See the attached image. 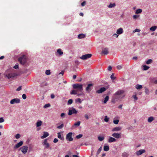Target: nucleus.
<instances>
[{
	"label": "nucleus",
	"instance_id": "nucleus-37",
	"mask_svg": "<svg viewBox=\"0 0 157 157\" xmlns=\"http://www.w3.org/2000/svg\"><path fill=\"white\" fill-rule=\"evenodd\" d=\"M109 97L108 96H107L105 98L104 100L103 101L104 103H106L109 100Z\"/></svg>",
	"mask_w": 157,
	"mask_h": 157
},
{
	"label": "nucleus",
	"instance_id": "nucleus-14",
	"mask_svg": "<svg viewBox=\"0 0 157 157\" xmlns=\"http://www.w3.org/2000/svg\"><path fill=\"white\" fill-rule=\"evenodd\" d=\"M16 76V74L14 73H10L6 75V76L8 78H11L14 77Z\"/></svg>",
	"mask_w": 157,
	"mask_h": 157
},
{
	"label": "nucleus",
	"instance_id": "nucleus-51",
	"mask_svg": "<svg viewBox=\"0 0 157 157\" xmlns=\"http://www.w3.org/2000/svg\"><path fill=\"white\" fill-rule=\"evenodd\" d=\"M20 136L21 135L20 134H17L16 135L15 137L16 139H18L20 138Z\"/></svg>",
	"mask_w": 157,
	"mask_h": 157
},
{
	"label": "nucleus",
	"instance_id": "nucleus-17",
	"mask_svg": "<svg viewBox=\"0 0 157 157\" xmlns=\"http://www.w3.org/2000/svg\"><path fill=\"white\" fill-rule=\"evenodd\" d=\"M124 32V31L122 28H120L118 29L116 33L118 35H120L123 33Z\"/></svg>",
	"mask_w": 157,
	"mask_h": 157
},
{
	"label": "nucleus",
	"instance_id": "nucleus-50",
	"mask_svg": "<svg viewBox=\"0 0 157 157\" xmlns=\"http://www.w3.org/2000/svg\"><path fill=\"white\" fill-rule=\"evenodd\" d=\"M114 74L112 73L110 76V78H111V79L112 80H114L115 78V77H114Z\"/></svg>",
	"mask_w": 157,
	"mask_h": 157
},
{
	"label": "nucleus",
	"instance_id": "nucleus-5",
	"mask_svg": "<svg viewBox=\"0 0 157 157\" xmlns=\"http://www.w3.org/2000/svg\"><path fill=\"white\" fill-rule=\"evenodd\" d=\"M73 133L72 132H70L66 135V139L69 141H73V139L72 137Z\"/></svg>",
	"mask_w": 157,
	"mask_h": 157
},
{
	"label": "nucleus",
	"instance_id": "nucleus-11",
	"mask_svg": "<svg viewBox=\"0 0 157 157\" xmlns=\"http://www.w3.org/2000/svg\"><path fill=\"white\" fill-rule=\"evenodd\" d=\"M117 140L111 136H109L108 140V142L109 143L115 142Z\"/></svg>",
	"mask_w": 157,
	"mask_h": 157
},
{
	"label": "nucleus",
	"instance_id": "nucleus-41",
	"mask_svg": "<svg viewBox=\"0 0 157 157\" xmlns=\"http://www.w3.org/2000/svg\"><path fill=\"white\" fill-rule=\"evenodd\" d=\"M45 74L47 75H50L51 74L50 70H46L45 71Z\"/></svg>",
	"mask_w": 157,
	"mask_h": 157
},
{
	"label": "nucleus",
	"instance_id": "nucleus-48",
	"mask_svg": "<svg viewBox=\"0 0 157 157\" xmlns=\"http://www.w3.org/2000/svg\"><path fill=\"white\" fill-rule=\"evenodd\" d=\"M101 150V147H100L98 150L97 152V155H98L99 153L100 152Z\"/></svg>",
	"mask_w": 157,
	"mask_h": 157
},
{
	"label": "nucleus",
	"instance_id": "nucleus-13",
	"mask_svg": "<svg viewBox=\"0 0 157 157\" xmlns=\"http://www.w3.org/2000/svg\"><path fill=\"white\" fill-rule=\"evenodd\" d=\"M145 150L144 149H140L136 152V155L139 156L142 155L145 152Z\"/></svg>",
	"mask_w": 157,
	"mask_h": 157
},
{
	"label": "nucleus",
	"instance_id": "nucleus-4",
	"mask_svg": "<svg viewBox=\"0 0 157 157\" xmlns=\"http://www.w3.org/2000/svg\"><path fill=\"white\" fill-rule=\"evenodd\" d=\"M77 113L78 111L75 108L72 107L69 109L68 114L69 115H71L73 114H76Z\"/></svg>",
	"mask_w": 157,
	"mask_h": 157
},
{
	"label": "nucleus",
	"instance_id": "nucleus-21",
	"mask_svg": "<svg viewBox=\"0 0 157 157\" xmlns=\"http://www.w3.org/2000/svg\"><path fill=\"white\" fill-rule=\"evenodd\" d=\"M57 53L60 56H62L63 54V52L60 48H59L57 50Z\"/></svg>",
	"mask_w": 157,
	"mask_h": 157
},
{
	"label": "nucleus",
	"instance_id": "nucleus-32",
	"mask_svg": "<svg viewBox=\"0 0 157 157\" xmlns=\"http://www.w3.org/2000/svg\"><path fill=\"white\" fill-rule=\"evenodd\" d=\"M143 70L144 71H146L150 67L149 66H147L146 65H144L143 66Z\"/></svg>",
	"mask_w": 157,
	"mask_h": 157
},
{
	"label": "nucleus",
	"instance_id": "nucleus-42",
	"mask_svg": "<svg viewBox=\"0 0 157 157\" xmlns=\"http://www.w3.org/2000/svg\"><path fill=\"white\" fill-rule=\"evenodd\" d=\"M71 94H77V91L74 90H72L71 92Z\"/></svg>",
	"mask_w": 157,
	"mask_h": 157
},
{
	"label": "nucleus",
	"instance_id": "nucleus-43",
	"mask_svg": "<svg viewBox=\"0 0 157 157\" xmlns=\"http://www.w3.org/2000/svg\"><path fill=\"white\" fill-rule=\"evenodd\" d=\"M75 101L76 102H78L80 104L81 103L82 101H81V99L80 98H78L76 99Z\"/></svg>",
	"mask_w": 157,
	"mask_h": 157
},
{
	"label": "nucleus",
	"instance_id": "nucleus-25",
	"mask_svg": "<svg viewBox=\"0 0 157 157\" xmlns=\"http://www.w3.org/2000/svg\"><path fill=\"white\" fill-rule=\"evenodd\" d=\"M109 147L108 145H104V146L103 150L105 151H108L109 150Z\"/></svg>",
	"mask_w": 157,
	"mask_h": 157
},
{
	"label": "nucleus",
	"instance_id": "nucleus-27",
	"mask_svg": "<svg viewBox=\"0 0 157 157\" xmlns=\"http://www.w3.org/2000/svg\"><path fill=\"white\" fill-rule=\"evenodd\" d=\"M118 117H116L114 119V120L113 121V123L115 124H117L119 122V120H115V118H118Z\"/></svg>",
	"mask_w": 157,
	"mask_h": 157
},
{
	"label": "nucleus",
	"instance_id": "nucleus-58",
	"mask_svg": "<svg viewBox=\"0 0 157 157\" xmlns=\"http://www.w3.org/2000/svg\"><path fill=\"white\" fill-rule=\"evenodd\" d=\"M86 4V1H84L81 4V5L82 6H84Z\"/></svg>",
	"mask_w": 157,
	"mask_h": 157
},
{
	"label": "nucleus",
	"instance_id": "nucleus-19",
	"mask_svg": "<svg viewBox=\"0 0 157 157\" xmlns=\"http://www.w3.org/2000/svg\"><path fill=\"white\" fill-rule=\"evenodd\" d=\"M49 135V133L46 132H43V135L42 136H41V139H44L48 136Z\"/></svg>",
	"mask_w": 157,
	"mask_h": 157
},
{
	"label": "nucleus",
	"instance_id": "nucleus-34",
	"mask_svg": "<svg viewBox=\"0 0 157 157\" xmlns=\"http://www.w3.org/2000/svg\"><path fill=\"white\" fill-rule=\"evenodd\" d=\"M142 88V85L139 84H137L136 86V88L138 89H140Z\"/></svg>",
	"mask_w": 157,
	"mask_h": 157
},
{
	"label": "nucleus",
	"instance_id": "nucleus-22",
	"mask_svg": "<svg viewBox=\"0 0 157 157\" xmlns=\"http://www.w3.org/2000/svg\"><path fill=\"white\" fill-rule=\"evenodd\" d=\"M57 134H58V137L60 139V140H64V138L63 136H61L60 133V132H58L57 133Z\"/></svg>",
	"mask_w": 157,
	"mask_h": 157
},
{
	"label": "nucleus",
	"instance_id": "nucleus-39",
	"mask_svg": "<svg viewBox=\"0 0 157 157\" xmlns=\"http://www.w3.org/2000/svg\"><path fill=\"white\" fill-rule=\"evenodd\" d=\"M98 139L100 141H102L104 139V137L103 136H98Z\"/></svg>",
	"mask_w": 157,
	"mask_h": 157
},
{
	"label": "nucleus",
	"instance_id": "nucleus-35",
	"mask_svg": "<svg viewBox=\"0 0 157 157\" xmlns=\"http://www.w3.org/2000/svg\"><path fill=\"white\" fill-rule=\"evenodd\" d=\"M145 92L146 94L149 95V91L148 89L146 87H145Z\"/></svg>",
	"mask_w": 157,
	"mask_h": 157
},
{
	"label": "nucleus",
	"instance_id": "nucleus-16",
	"mask_svg": "<svg viewBox=\"0 0 157 157\" xmlns=\"http://www.w3.org/2000/svg\"><path fill=\"white\" fill-rule=\"evenodd\" d=\"M112 136L117 139L120 138L121 137L120 134L118 133H114L112 134Z\"/></svg>",
	"mask_w": 157,
	"mask_h": 157
},
{
	"label": "nucleus",
	"instance_id": "nucleus-46",
	"mask_svg": "<svg viewBox=\"0 0 157 157\" xmlns=\"http://www.w3.org/2000/svg\"><path fill=\"white\" fill-rule=\"evenodd\" d=\"M109 118L108 117L106 116L105 117V118H104V121L106 122H108L109 121Z\"/></svg>",
	"mask_w": 157,
	"mask_h": 157
},
{
	"label": "nucleus",
	"instance_id": "nucleus-15",
	"mask_svg": "<svg viewBox=\"0 0 157 157\" xmlns=\"http://www.w3.org/2000/svg\"><path fill=\"white\" fill-rule=\"evenodd\" d=\"M23 144V142L22 141H21L19 143H17L16 144L15 146L14 147V149H16V148H18L21 146Z\"/></svg>",
	"mask_w": 157,
	"mask_h": 157
},
{
	"label": "nucleus",
	"instance_id": "nucleus-6",
	"mask_svg": "<svg viewBox=\"0 0 157 157\" xmlns=\"http://www.w3.org/2000/svg\"><path fill=\"white\" fill-rule=\"evenodd\" d=\"M92 56V54H85L80 57V58L82 60H85L90 58Z\"/></svg>",
	"mask_w": 157,
	"mask_h": 157
},
{
	"label": "nucleus",
	"instance_id": "nucleus-3",
	"mask_svg": "<svg viewBox=\"0 0 157 157\" xmlns=\"http://www.w3.org/2000/svg\"><path fill=\"white\" fill-rule=\"evenodd\" d=\"M72 86L74 89H77L80 92L83 90L82 85L81 84H79L78 83L73 84Z\"/></svg>",
	"mask_w": 157,
	"mask_h": 157
},
{
	"label": "nucleus",
	"instance_id": "nucleus-47",
	"mask_svg": "<svg viewBox=\"0 0 157 157\" xmlns=\"http://www.w3.org/2000/svg\"><path fill=\"white\" fill-rule=\"evenodd\" d=\"M13 68L15 69H18L19 68V65L18 63H16L13 67Z\"/></svg>",
	"mask_w": 157,
	"mask_h": 157
},
{
	"label": "nucleus",
	"instance_id": "nucleus-2",
	"mask_svg": "<svg viewBox=\"0 0 157 157\" xmlns=\"http://www.w3.org/2000/svg\"><path fill=\"white\" fill-rule=\"evenodd\" d=\"M18 61L22 65H25L27 62V58L25 55H23L18 58Z\"/></svg>",
	"mask_w": 157,
	"mask_h": 157
},
{
	"label": "nucleus",
	"instance_id": "nucleus-36",
	"mask_svg": "<svg viewBox=\"0 0 157 157\" xmlns=\"http://www.w3.org/2000/svg\"><path fill=\"white\" fill-rule=\"evenodd\" d=\"M142 12V10L141 9H137L136 11V14H139L141 13Z\"/></svg>",
	"mask_w": 157,
	"mask_h": 157
},
{
	"label": "nucleus",
	"instance_id": "nucleus-10",
	"mask_svg": "<svg viewBox=\"0 0 157 157\" xmlns=\"http://www.w3.org/2000/svg\"><path fill=\"white\" fill-rule=\"evenodd\" d=\"M93 86V84L92 83L89 84H88L87 86L86 87V91H87L88 92L90 93L91 90V87Z\"/></svg>",
	"mask_w": 157,
	"mask_h": 157
},
{
	"label": "nucleus",
	"instance_id": "nucleus-53",
	"mask_svg": "<svg viewBox=\"0 0 157 157\" xmlns=\"http://www.w3.org/2000/svg\"><path fill=\"white\" fill-rule=\"evenodd\" d=\"M46 83L45 82H43L40 83V86L41 87H42L44 86H46Z\"/></svg>",
	"mask_w": 157,
	"mask_h": 157
},
{
	"label": "nucleus",
	"instance_id": "nucleus-33",
	"mask_svg": "<svg viewBox=\"0 0 157 157\" xmlns=\"http://www.w3.org/2000/svg\"><path fill=\"white\" fill-rule=\"evenodd\" d=\"M81 122L80 121H78L76 122H75L72 126V127H74V126H79Z\"/></svg>",
	"mask_w": 157,
	"mask_h": 157
},
{
	"label": "nucleus",
	"instance_id": "nucleus-28",
	"mask_svg": "<svg viewBox=\"0 0 157 157\" xmlns=\"http://www.w3.org/2000/svg\"><path fill=\"white\" fill-rule=\"evenodd\" d=\"M154 120V117H149L147 120V121L148 122H151Z\"/></svg>",
	"mask_w": 157,
	"mask_h": 157
},
{
	"label": "nucleus",
	"instance_id": "nucleus-23",
	"mask_svg": "<svg viewBox=\"0 0 157 157\" xmlns=\"http://www.w3.org/2000/svg\"><path fill=\"white\" fill-rule=\"evenodd\" d=\"M85 37V35L83 34H79L78 36V38L79 39H81L84 38Z\"/></svg>",
	"mask_w": 157,
	"mask_h": 157
},
{
	"label": "nucleus",
	"instance_id": "nucleus-63",
	"mask_svg": "<svg viewBox=\"0 0 157 157\" xmlns=\"http://www.w3.org/2000/svg\"><path fill=\"white\" fill-rule=\"evenodd\" d=\"M113 36L115 37L116 38H117L118 37V35L117 34L114 33L113 34Z\"/></svg>",
	"mask_w": 157,
	"mask_h": 157
},
{
	"label": "nucleus",
	"instance_id": "nucleus-9",
	"mask_svg": "<svg viewBox=\"0 0 157 157\" xmlns=\"http://www.w3.org/2000/svg\"><path fill=\"white\" fill-rule=\"evenodd\" d=\"M21 152L24 154H25L27 151L28 147L27 146H23L22 147Z\"/></svg>",
	"mask_w": 157,
	"mask_h": 157
},
{
	"label": "nucleus",
	"instance_id": "nucleus-56",
	"mask_svg": "<svg viewBox=\"0 0 157 157\" xmlns=\"http://www.w3.org/2000/svg\"><path fill=\"white\" fill-rule=\"evenodd\" d=\"M60 117L63 118H64L65 117V113H62L60 114Z\"/></svg>",
	"mask_w": 157,
	"mask_h": 157
},
{
	"label": "nucleus",
	"instance_id": "nucleus-20",
	"mask_svg": "<svg viewBox=\"0 0 157 157\" xmlns=\"http://www.w3.org/2000/svg\"><path fill=\"white\" fill-rule=\"evenodd\" d=\"M102 53L105 55H107L108 53V48H104L102 50Z\"/></svg>",
	"mask_w": 157,
	"mask_h": 157
},
{
	"label": "nucleus",
	"instance_id": "nucleus-60",
	"mask_svg": "<svg viewBox=\"0 0 157 157\" xmlns=\"http://www.w3.org/2000/svg\"><path fill=\"white\" fill-rule=\"evenodd\" d=\"M85 118L87 119L88 120L89 119V117L88 115L87 114H86L84 115Z\"/></svg>",
	"mask_w": 157,
	"mask_h": 157
},
{
	"label": "nucleus",
	"instance_id": "nucleus-62",
	"mask_svg": "<svg viewBox=\"0 0 157 157\" xmlns=\"http://www.w3.org/2000/svg\"><path fill=\"white\" fill-rule=\"evenodd\" d=\"M21 86H19L17 89V91H20L21 90Z\"/></svg>",
	"mask_w": 157,
	"mask_h": 157
},
{
	"label": "nucleus",
	"instance_id": "nucleus-18",
	"mask_svg": "<svg viewBox=\"0 0 157 157\" xmlns=\"http://www.w3.org/2000/svg\"><path fill=\"white\" fill-rule=\"evenodd\" d=\"M121 127H116L113 128L112 130V132H117L120 131L121 129Z\"/></svg>",
	"mask_w": 157,
	"mask_h": 157
},
{
	"label": "nucleus",
	"instance_id": "nucleus-49",
	"mask_svg": "<svg viewBox=\"0 0 157 157\" xmlns=\"http://www.w3.org/2000/svg\"><path fill=\"white\" fill-rule=\"evenodd\" d=\"M82 136V135L81 134H80L78 135H77L76 136V138L77 139H79V138H81Z\"/></svg>",
	"mask_w": 157,
	"mask_h": 157
},
{
	"label": "nucleus",
	"instance_id": "nucleus-12",
	"mask_svg": "<svg viewBox=\"0 0 157 157\" xmlns=\"http://www.w3.org/2000/svg\"><path fill=\"white\" fill-rule=\"evenodd\" d=\"M106 89L104 87L101 88L99 90H98L96 91V93L98 94H101L103 92L105 91Z\"/></svg>",
	"mask_w": 157,
	"mask_h": 157
},
{
	"label": "nucleus",
	"instance_id": "nucleus-7",
	"mask_svg": "<svg viewBox=\"0 0 157 157\" xmlns=\"http://www.w3.org/2000/svg\"><path fill=\"white\" fill-rule=\"evenodd\" d=\"M43 145L44 146L45 149H48L49 148L50 149H51V147H49V143H48L47 139H45L44 141Z\"/></svg>",
	"mask_w": 157,
	"mask_h": 157
},
{
	"label": "nucleus",
	"instance_id": "nucleus-57",
	"mask_svg": "<svg viewBox=\"0 0 157 157\" xmlns=\"http://www.w3.org/2000/svg\"><path fill=\"white\" fill-rule=\"evenodd\" d=\"M140 31V30L138 29H136L135 30L133 31V33H135V32H139Z\"/></svg>",
	"mask_w": 157,
	"mask_h": 157
},
{
	"label": "nucleus",
	"instance_id": "nucleus-45",
	"mask_svg": "<svg viewBox=\"0 0 157 157\" xmlns=\"http://www.w3.org/2000/svg\"><path fill=\"white\" fill-rule=\"evenodd\" d=\"M64 126V124H61L59 126H58L57 127V128L59 129H61Z\"/></svg>",
	"mask_w": 157,
	"mask_h": 157
},
{
	"label": "nucleus",
	"instance_id": "nucleus-8",
	"mask_svg": "<svg viewBox=\"0 0 157 157\" xmlns=\"http://www.w3.org/2000/svg\"><path fill=\"white\" fill-rule=\"evenodd\" d=\"M20 100L18 98H15L11 100L10 101L11 104H13L15 103H19L20 102Z\"/></svg>",
	"mask_w": 157,
	"mask_h": 157
},
{
	"label": "nucleus",
	"instance_id": "nucleus-26",
	"mask_svg": "<svg viewBox=\"0 0 157 157\" xmlns=\"http://www.w3.org/2000/svg\"><path fill=\"white\" fill-rule=\"evenodd\" d=\"M42 124V121L40 120H39L36 123V126L37 127H38L40 126Z\"/></svg>",
	"mask_w": 157,
	"mask_h": 157
},
{
	"label": "nucleus",
	"instance_id": "nucleus-30",
	"mask_svg": "<svg viewBox=\"0 0 157 157\" xmlns=\"http://www.w3.org/2000/svg\"><path fill=\"white\" fill-rule=\"evenodd\" d=\"M157 28V27L156 26H153L151 27L150 29L151 31H154L156 30Z\"/></svg>",
	"mask_w": 157,
	"mask_h": 157
},
{
	"label": "nucleus",
	"instance_id": "nucleus-29",
	"mask_svg": "<svg viewBox=\"0 0 157 157\" xmlns=\"http://www.w3.org/2000/svg\"><path fill=\"white\" fill-rule=\"evenodd\" d=\"M129 154L126 152H123L122 155V157H128L129 156Z\"/></svg>",
	"mask_w": 157,
	"mask_h": 157
},
{
	"label": "nucleus",
	"instance_id": "nucleus-54",
	"mask_svg": "<svg viewBox=\"0 0 157 157\" xmlns=\"http://www.w3.org/2000/svg\"><path fill=\"white\" fill-rule=\"evenodd\" d=\"M139 17V15H133V17L134 19H136Z\"/></svg>",
	"mask_w": 157,
	"mask_h": 157
},
{
	"label": "nucleus",
	"instance_id": "nucleus-64",
	"mask_svg": "<svg viewBox=\"0 0 157 157\" xmlns=\"http://www.w3.org/2000/svg\"><path fill=\"white\" fill-rule=\"evenodd\" d=\"M58 141V139H57V138H55L53 140V142L54 143H57Z\"/></svg>",
	"mask_w": 157,
	"mask_h": 157
},
{
	"label": "nucleus",
	"instance_id": "nucleus-52",
	"mask_svg": "<svg viewBox=\"0 0 157 157\" xmlns=\"http://www.w3.org/2000/svg\"><path fill=\"white\" fill-rule=\"evenodd\" d=\"M132 97L134 99L135 101H136L138 100V98L137 97H136V95H133L132 96Z\"/></svg>",
	"mask_w": 157,
	"mask_h": 157
},
{
	"label": "nucleus",
	"instance_id": "nucleus-44",
	"mask_svg": "<svg viewBox=\"0 0 157 157\" xmlns=\"http://www.w3.org/2000/svg\"><path fill=\"white\" fill-rule=\"evenodd\" d=\"M73 102V100L72 99H69L67 102V104L68 105L71 104Z\"/></svg>",
	"mask_w": 157,
	"mask_h": 157
},
{
	"label": "nucleus",
	"instance_id": "nucleus-31",
	"mask_svg": "<svg viewBox=\"0 0 157 157\" xmlns=\"http://www.w3.org/2000/svg\"><path fill=\"white\" fill-rule=\"evenodd\" d=\"M116 6V4L115 3H110L109 5L108 6V7L109 8H112Z\"/></svg>",
	"mask_w": 157,
	"mask_h": 157
},
{
	"label": "nucleus",
	"instance_id": "nucleus-38",
	"mask_svg": "<svg viewBox=\"0 0 157 157\" xmlns=\"http://www.w3.org/2000/svg\"><path fill=\"white\" fill-rule=\"evenodd\" d=\"M152 62V60L151 59H149L146 62V63L147 64H149L151 63Z\"/></svg>",
	"mask_w": 157,
	"mask_h": 157
},
{
	"label": "nucleus",
	"instance_id": "nucleus-55",
	"mask_svg": "<svg viewBox=\"0 0 157 157\" xmlns=\"http://www.w3.org/2000/svg\"><path fill=\"white\" fill-rule=\"evenodd\" d=\"M22 98L24 99H25L27 97L25 94H23L22 95Z\"/></svg>",
	"mask_w": 157,
	"mask_h": 157
},
{
	"label": "nucleus",
	"instance_id": "nucleus-1",
	"mask_svg": "<svg viewBox=\"0 0 157 157\" xmlns=\"http://www.w3.org/2000/svg\"><path fill=\"white\" fill-rule=\"evenodd\" d=\"M124 91L123 90H119L117 91L114 95L113 98L115 100L117 101V100H120L122 98L121 97V95L123 94Z\"/></svg>",
	"mask_w": 157,
	"mask_h": 157
},
{
	"label": "nucleus",
	"instance_id": "nucleus-24",
	"mask_svg": "<svg viewBox=\"0 0 157 157\" xmlns=\"http://www.w3.org/2000/svg\"><path fill=\"white\" fill-rule=\"evenodd\" d=\"M151 80L152 82L155 84H157V79H156L155 78H151Z\"/></svg>",
	"mask_w": 157,
	"mask_h": 157
},
{
	"label": "nucleus",
	"instance_id": "nucleus-59",
	"mask_svg": "<svg viewBox=\"0 0 157 157\" xmlns=\"http://www.w3.org/2000/svg\"><path fill=\"white\" fill-rule=\"evenodd\" d=\"M4 119L3 117L0 118V123H2L4 121Z\"/></svg>",
	"mask_w": 157,
	"mask_h": 157
},
{
	"label": "nucleus",
	"instance_id": "nucleus-61",
	"mask_svg": "<svg viewBox=\"0 0 157 157\" xmlns=\"http://www.w3.org/2000/svg\"><path fill=\"white\" fill-rule=\"evenodd\" d=\"M117 68L118 70H120L122 68V67L120 65H118L117 66Z\"/></svg>",
	"mask_w": 157,
	"mask_h": 157
},
{
	"label": "nucleus",
	"instance_id": "nucleus-40",
	"mask_svg": "<svg viewBox=\"0 0 157 157\" xmlns=\"http://www.w3.org/2000/svg\"><path fill=\"white\" fill-rule=\"evenodd\" d=\"M51 105L49 103H48L45 104L44 106V108H46L48 107H49Z\"/></svg>",
	"mask_w": 157,
	"mask_h": 157
}]
</instances>
